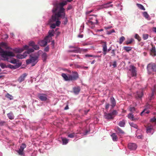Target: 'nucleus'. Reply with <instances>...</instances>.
I'll return each instance as SVG.
<instances>
[{
	"mask_svg": "<svg viewBox=\"0 0 156 156\" xmlns=\"http://www.w3.org/2000/svg\"><path fill=\"white\" fill-rule=\"evenodd\" d=\"M66 5V1L61 3H59L57 1L53 3L54 7L52 12L53 14L48 21L49 24L56 22L55 24L56 26H59L61 24V22L59 20V18H61L63 19V18L65 17V9L63 8V6Z\"/></svg>",
	"mask_w": 156,
	"mask_h": 156,
	"instance_id": "f257e3e1",
	"label": "nucleus"
},
{
	"mask_svg": "<svg viewBox=\"0 0 156 156\" xmlns=\"http://www.w3.org/2000/svg\"><path fill=\"white\" fill-rule=\"evenodd\" d=\"M14 54L12 52L10 51H6L4 52L3 54L2 55V57L4 58L3 60L7 61L12 64H16V60L14 58H12V59H10L9 57H14Z\"/></svg>",
	"mask_w": 156,
	"mask_h": 156,
	"instance_id": "f03ea898",
	"label": "nucleus"
},
{
	"mask_svg": "<svg viewBox=\"0 0 156 156\" xmlns=\"http://www.w3.org/2000/svg\"><path fill=\"white\" fill-rule=\"evenodd\" d=\"M73 75H67L64 73H62L61 75L63 78L64 80L66 81H73L77 80L79 77V74L77 72H72Z\"/></svg>",
	"mask_w": 156,
	"mask_h": 156,
	"instance_id": "7ed1b4c3",
	"label": "nucleus"
},
{
	"mask_svg": "<svg viewBox=\"0 0 156 156\" xmlns=\"http://www.w3.org/2000/svg\"><path fill=\"white\" fill-rule=\"evenodd\" d=\"M38 58V56L35 55H30V59L26 60L27 64H28L31 63L32 64V66H34L37 62Z\"/></svg>",
	"mask_w": 156,
	"mask_h": 156,
	"instance_id": "20e7f679",
	"label": "nucleus"
},
{
	"mask_svg": "<svg viewBox=\"0 0 156 156\" xmlns=\"http://www.w3.org/2000/svg\"><path fill=\"white\" fill-rule=\"evenodd\" d=\"M148 71L151 73L152 72H156V65L154 63L149 64L147 67Z\"/></svg>",
	"mask_w": 156,
	"mask_h": 156,
	"instance_id": "39448f33",
	"label": "nucleus"
},
{
	"mask_svg": "<svg viewBox=\"0 0 156 156\" xmlns=\"http://www.w3.org/2000/svg\"><path fill=\"white\" fill-rule=\"evenodd\" d=\"M129 70L131 72L132 76H136L137 73L136 68L134 66L130 65Z\"/></svg>",
	"mask_w": 156,
	"mask_h": 156,
	"instance_id": "423d86ee",
	"label": "nucleus"
},
{
	"mask_svg": "<svg viewBox=\"0 0 156 156\" xmlns=\"http://www.w3.org/2000/svg\"><path fill=\"white\" fill-rule=\"evenodd\" d=\"M37 96L42 101H46L48 99V96L46 94L39 93L38 94Z\"/></svg>",
	"mask_w": 156,
	"mask_h": 156,
	"instance_id": "0eeeda50",
	"label": "nucleus"
},
{
	"mask_svg": "<svg viewBox=\"0 0 156 156\" xmlns=\"http://www.w3.org/2000/svg\"><path fill=\"white\" fill-rule=\"evenodd\" d=\"M26 147V145L24 144H22V145L20 146V148L17 151V152L18 153L19 155H22L24 154L23 151L24 149Z\"/></svg>",
	"mask_w": 156,
	"mask_h": 156,
	"instance_id": "6e6552de",
	"label": "nucleus"
},
{
	"mask_svg": "<svg viewBox=\"0 0 156 156\" xmlns=\"http://www.w3.org/2000/svg\"><path fill=\"white\" fill-rule=\"evenodd\" d=\"M101 44L103 48V54L105 55H106L107 51V43L105 41H101Z\"/></svg>",
	"mask_w": 156,
	"mask_h": 156,
	"instance_id": "1a4fd4ad",
	"label": "nucleus"
},
{
	"mask_svg": "<svg viewBox=\"0 0 156 156\" xmlns=\"http://www.w3.org/2000/svg\"><path fill=\"white\" fill-rule=\"evenodd\" d=\"M104 116V118L107 120H111L114 119V117L112 115L111 113L105 112Z\"/></svg>",
	"mask_w": 156,
	"mask_h": 156,
	"instance_id": "9d476101",
	"label": "nucleus"
},
{
	"mask_svg": "<svg viewBox=\"0 0 156 156\" xmlns=\"http://www.w3.org/2000/svg\"><path fill=\"white\" fill-rule=\"evenodd\" d=\"M27 75V74L26 73H23L22 75H21L18 79V81L20 83L24 81Z\"/></svg>",
	"mask_w": 156,
	"mask_h": 156,
	"instance_id": "9b49d317",
	"label": "nucleus"
},
{
	"mask_svg": "<svg viewBox=\"0 0 156 156\" xmlns=\"http://www.w3.org/2000/svg\"><path fill=\"white\" fill-rule=\"evenodd\" d=\"M128 148L131 150H135L137 148V146L136 144L133 143H130L128 145Z\"/></svg>",
	"mask_w": 156,
	"mask_h": 156,
	"instance_id": "f8f14e48",
	"label": "nucleus"
},
{
	"mask_svg": "<svg viewBox=\"0 0 156 156\" xmlns=\"http://www.w3.org/2000/svg\"><path fill=\"white\" fill-rule=\"evenodd\" d=\"M146 132L147 133H150L152 130H153V126L151 124H148L146 127Z\"/></svg>",
	"mask_w": 156,
	"mask_h": 156,
	"instance_id": "ddd939ff",
	"label": "nucleus"
},
{
	"mask_svg": "<svg viewBox=\"0 0 156 156\" xmlns=\"http://www.w3.org/2000/svg\"><path fill=\"white\" fill-rule=\"evenodd\" d=\"M127 117L129 119L132 121H136L139 119L138 118H135L133 115L132 113H129L128 114Z\"/></svg>",
	"mask_w": 156,
	"mask_h": 156,
	"instance_id": "4468645a",
	"label": "nucleus"
},
{
	"mask_svg": "<svg viewBox=\"0 0 156 156\" xmlns=\"http://www.w3.org/2000/svg\"><path fill=\"white\" fill-rule=\"evenodd\" d=\"M21 65V63H18L16 64L15 66L12 65L11 64L8 65L7 66V67L11 69H16L20 67Z\"/></svg>",
	"mask_w": 156,
	"mask_h": 156,
	"instance_id": "2eb2a0df",
	"label": "nucleus"
},
{
	"mask_svg": "<svg viewBox=\"0 0 156 156\" xmlns=\"http://www.w3.org/2000/svg\"><path fill=\"white\" fill-rule=\"evenodd\" d=\"M110 101L111 103V109H112L116 105V102L114 98L113 97H111L110 98Z\"/></svg>",
	"mask_w": 156,
	"mask_h": 156,
	"instance_id": "dca6fc26",
	"label": "nucleus"
},
{
	"mask_svg": "<svg viewBox=\"0 0 156 156\" xmlns=\"http://www.w3.org/2000/svg\"><path fill=\"white\" fill-rule=\"evenodd\" d=\"M152 48L151 50V55L153 56H156V50L155 47L152 45Z\"/></svg>",
	"mask_w": 156,
	"mask_h": 156,
	"instance_id": "f3484780",
	"label": "nucleus"
},
{
	"mask_svg": "<svg viewBox=\"0 0 156 156\" xmlns=\"http://www.w3.org/2000/svg\"><path fill=\"white\" fill-rule=\"evenodd\" d=\"M115 131L119 134H123L124 133V132L118 126L115 127Z\"/></svg>",
	"mask_w": 156,
	"mask_h": 156,
	"instance_id": "a211bd4d",
	"label": "nucleus"
},
{
	"mask_svg": "<svg viewBox=\"0 0 156 156\" xmlns=\"http://www.w3.org/2000/svg\"><path fill=\"white\" fill-rule=\"evenodd\" d=\"M27 56V52H25L23 55L21 54H17L16 57L18 58L23 59L25 58Z\"/></svg>",
	"mask_w": 156,
	"mask_h": 156,
	"instance_id": "6ab92c4d",
	"label": "nucleus"
},
{
	"mask_svg": "<svg viewBox=\"0 0 156 156\" xmlns=\"http://www.w3.org/2000/svg\"><path fill=\"white\" fill-rule=\"evenodd\" d=\"M38 44L41 46L44 47L47 45V42L44 40L40 41L38 42Z\"/></svg>",
	"mask_w": 156,
	"mask_h": 156,
	"instance_id": "aec40b11",
	"label": "nucleus"
},
{
	"mask_svg": "<svg viewBox=\"0 0 156 156\" xmlns=\"http://www.w3.org/2000/svg\"><path fill=\"white\" fill-rule=\"evenodd\" d=\"M74 93L76 94H78L80 91V88L79 87H74L73 88Z\"/></svg>",
	"mask_w": 156,
	"mask_h": 156,
	"instance_id": "412c9836",
	"label": "nucleus"
},
{
	"mask_svg": "<svg viewBox=\"0 0 156 156\" xmlns=\"http://www.w3.org/2000/svg\"><path fill=\"white\" fill-rule=\"evenodd\" d=\"M154 94H156V85L154 86V88L153 90H152V93L151 96V99L153 98V96Z\"/></svg>",
	"mask_w": 156,
	"mask_h": 156,
	"instance_id": "4be33fe9",
	"label": "nucleus"
},
{
	"mask_svg": "<svg viewBox=\"0 0 156 156\" xmlns=\"http://www.w3.org/2000/svg\"><path fill=\"white\" fill-rule=\"evenodd\" d=\"M143 94V93L142 91H138L136 93V98H140L142 97Z\"/></svg>",
	"mask_w": 156,
	"mask_h": 156,
	"instance_id": "5701e85b",
	"label": "nucleus"
},
{
	"mask_svg": "<svg viewBox=\"0 0 156 156\" xmlns=\"http://www.w3.org/2000/svg\"><path fill=\"white\" fill-rule=\"evenodd\" d=\"M132 47H131L124 46L123 47V49L127 52H129L131 51Z\"/></svg>",
	"mask_w": 156,
	"mask_h": 156,
	"instance_id": "b1692460",
	"label": "nucleus"
},
{
	"mask_svg": "<svg viewBox=\"0 0 156 156\" xmlns=\"http://www.w3.org/2000/svg\"><path fill=\"white\" fill-rule=\"evenodd\" d=\"M118 125L121 127H124L125 125V121L124 120H123L120 121L118 124Z\"/></svg>",
	"mask_w": 156,
	"mask_h": 156,
	"instance_id": "393cba45",
	"label": "nucleus"
},
{
	"mask_svg": "<svg viewBox=\"0 0 156 156\" xmlns=\"http://www.w3.org/2000/svg\"><path fill=\"white\" fill-rule=\"evenodd\" d=\"M112 140L114 141H117L118 140V137L115 133H113L111 135Z\"/></svg>",
	"mask_w": 156,
	"mask_h": 156,
	"instance_id": "a878e982",
	"label": "nucleus"
},
{
	"mask_svg": "<svg viewBox=\"0 0 156 156\" xmlns=\"http://www.w3.org/2000/svg\"><path fill=\"white\" fill-rule=\"evenodd\" d=\"M7 116L9 119L12 120L14 119V116L12 112H10L7 114Z\"/></svg>",
	"mask_w": 156,
	"mask_h": 156,
	"instance_id": "bb28decb",
	"label": "nucleus"
},
{
	"mask_svg": "<svg viewBox=\"0 0 156 156\" xmlns=\"http://www.w3.org/2000/svg\"><path fill=\"white\" fill-rule=\"evenodd\" d=\"M94 19L95 20V21H89V23L92 24H97L98 23V21L97 19L95 16H94Z\"/></svg>",
	"mask_w": 156,
	"mask_h": 156,
	"instance_id": "cd10ccee",
	"label": "nucleus"
},
{
	"mask_svg": "<svg viewBox=\"0 0 156 156\" xmlns=\"http://www.w3.org/2000/svg\"><path fill=\"white\" fill-rule=\"evenodd\" d=\"M41 57L43 61L44 62L46 60L48 56L47 54L45 53H44L42 55Z\"/></svg>",
	"mask_w": 156,
	"mask_h": 156,
	"instance_id": "c85d7f7f",
	"label": "nucleus"
},
{
	"mask_svg": "<svg viewBox=\"0 0 156 156\" xmlns=\"http://www.w3.org/2000/svg\"><path fill=\"white\" fill-rule=\"evenodd\" d=\"M5 96L6 98L9 99L10 100H13V97L8 93L6 94Z\"/></svg>",
	"mask_w": 156,
	"mask_h": 156,
	"instance_id": "c756f323",
	"label": "nucleus"
},
{
	"mask_svg": "<svg viewBox=\"0 0 156 156\" xmlns=\"http://www.w3.org/2000/svg\"><path fill=\"white\" fill-rule=\"evenodd\" d=\"M125 40V37L122 36L119 39V43L121 44H122L123 41Z\"/></svg>",
	"mask_w": 156,
	"mask_h": 156,
	"instance_id": "7c9ffc66",
	"label": "nucleus"
},
{
	"mask_svg": "<svg viewBox=\"0 0 156 156\" xmlns=\"http://www.w3.org/2000/svg\"><path fill=\"white\" fill-rule=\"evenodd\" d=\"M63 144H66L68 142V140L66 138H63L62 139Z\"/></svg>",
	"mask_w": 156,
	"mask_h": 156,
	"instance_id": "2f4dec72",
	"label": "nucleus"
},
{
	"mask_svg": "<svg viewBox=\"0 0 156 156\" xmlns=\"http://www.w3.org/2000/svg\"><path fill=\"white\" fill-rule=\"evenodd\" d=\"M111 3V2H109L108 3H106V4H104V7L105 8H109V7H112L113 6V5L112 4V5H109Z\"/></svg>",
	"mask_w": 156,
	"mask_h": 156,
	"instance_id": "473e14b6",
	"label": "nucleus"
},
{
	"mask_svg": "<svg viewBox=\"0 0 156 156\" xmlns=\"http://www.w3.org/2000/svg\"><path fill=\"white\" fill-rule=\"evenodd\" d=\"M54 30H49L48 32V35L49 37H51L54 36Z\"/></svg>",
	"mask_w": 156,
	"mask_h": 156,
	"instance_id": "72a5a7b5",
	"label": "nucleus"
},
{
	"mask_svg": "<svg viewBox=\"0 0 156 156\" xmlns=\"http://www.w3.org/2000/svg\"><path fill=\"white\" fill-rule=\"evenodd\" d=\"M136 5L140 9L143 10H145V8L142 5L139 4H137Z\"/></svg>",
	"mask_w": 156,
	"mask_h": 156,
	"instance_id": "f704fd0d",
	"label": "nucleus"
},
{
	"mask_svg": "<svg viewBox=\"0 0 156 156\" xmlns=\"http://www.w3.org/2000/svg\"><path fill=\"white\" fill-rule=\"evenodd\" d=\"M85 56L86 57H93L94 58H97V57H100V56L99 55H85Z\"/></svg>",
	"mask_w": 156,
	"mask_h": 156,
	"instance_id": "c9c22d12",
	"label": "nucleus"
},
{
	"mask_svg": "<svg viewBox=\"0 0 156 156\" xmlns=\"http://www.w3.org/2000/svg\"><path fill=\"white\" fill-rule=\"evenodd\" d=\"M111 113L112 115L114 118L115 115H117L118 112L116 110H114Z\"/></svg>",
	"mask_w": 156,
	"mask_h": 156,
	"instance_id": "e433bc0d",
	"label": "nucleus"
},
{
	"mask_svg": "<svg viewBox=\"0 0 156 156\" xmlns=\"http://www.w3.org/2000/svg\"><path fill=\"white\" fill-rule=\"evenodd\" d=\"M80 51V48L75 49V50H69L68 51V52H74L75 53H78Z\"/></svg>",
	"mask_w": 156,
	"mask_h": 156,
	"instance_id": "4c0bfd02",
	"label": "nucleus"
},
{
	"mask_svg": "<svg viewBox=\"0 0 156 156\" xmlns=\"http://www.w3.org/2000/svg\"><path fill=\"white\" fill-rule=\"evenodd\" d=\"M130 125L131 127L136 129L138 128V126L136 124L134 123L133 122H131L130 123Z\"/></svg>",
	"mask_w": 156,
	"mask_h": 156,
	"instance_id": "58836bf2",
	"label": "nucleus"
},
{
	"mask_svg": "<svg viewBox=\"0 0 156 156\" xmlns=\"http://www.w3.org/2000/svg\"><path fill=\"white\" fill-rule=\"evenodd\" d=\"M23 50L24 49L23 48H16L15 51L16 52L20 53L22 52Z\"/></svg>",
	"mask_w": 156,
	"mask_h": 156,
	"instance_id": "ea45409f",
	"label": "nucleus"
},
{
	"mask_svg": "<svg viewBox=\"0 0 156 156\" xmlns=\"http://www.w3.org/2000/svg\"><path fill=\"white\" fill-rule=\"evenodd\" d=\"M34 51V50L32 48H29L28 50L27 51H25V52H27V54H29L30 53L33 52Z\"/></svg>",
	"mask_w": 156,
	"mask_h": 156,
	"instance_id": "a19ab883",
	"label": "nucleus"
},
{
	"mask_svg": "<svg viewBox=\"0 0 156 156\" xmlns=\"http://www.w3.org/2000/svg\"><path fill=\"white\" fill-rule=\"evenodd\" d=\"M0 66L2 69L7 68V66L5 64L2 63H0Z\"/></svg>",
	"mask_w": 156,
	"mask_h": 156,
	"instance_id": "79ce46f5",
	"label": "nucleus"
},
{
	"mask_svg": "<svg viewBox=\"0 0 156 156\" xmlns=\"http://www.w3.org/2000/svg\"><path fill=\"white\" fill-rule=\"evenodd\" d=\"M133 39H131L130 40H127L126 41V45H128L131 44L133 41Z\"/></svg>",
	"mask_w": 156,
	"mask_h": 156,
	"instance_id": "37998d69",
	"label": "nucleus"
},
{
	"mask_svg": "<svg viewBox=\"0 0 156 156\" xmlns=\"http://www.w3.org/2000/svg\"><path fill=\"white\" fill-rule=\"evenodd\" d=\"M144 16L146 19L148 18L149 16L147 12H145L143 13Z\"/></svg>",
	"mask_w": 156,
	"mask_h": 156,
	"instance_id": "c03bdc74",
	"label": "nucleus"
},
{
	"mask_svg": "<svg viewBox=\"0 0 156 156\" xmlns=\"http://www.w3.org/2000/svg\"><path fill=\"white\" fill-rule=\"evenodd\" d=\"M143 37L144 40H147L148 38V35L147 34H144L143 35Z\"/></svg>",
	"mask_w": 156,
	"mask_h": 156,
	"instance_id": "a18cd8bd",
	"label": "nucleus"
},
{
	"mask_svg": "<svg viewBox=\"0 0 156 156\" xmlns=\"http://www.w3.org/2000/svg\"><path fill=\"white\" fill-rule=\"evenodd\" d=\"M49 36H46L44 38V40H45L47 42H49L50 41V40L49 39Z\"/></svg>",
	"mask_w": 156,
	"mask_h": 156,
	"instance_id": "49530a36",
	"label": "nucleus"
},
{
	"mask_svg": "<svg viewBox=\"0 0 156 156\" xmlns=\"http://www.w3.org/2000/svg\"><path fill=\"white\" fill-rule=\"evenodd\" d=\"M63 19H64V20L63 22V24L64 25L66 24L68 22V19L67 17H65H65L63 18Z\"/></svg>",
	"mask_w": 156,
	"mask_h": 156,
	"instance_id": "de8ad7c7",
	"label": "nucleus"
},
{
	"mask_svg": "<svg viewBox=\"0 0 156 156\" xmlns=\"http://www.w3.org/2000/svg\"><path fill=\"white\" fill-rule=\"evenodd\" d=\"M129 111L131 112H134L135 111V108L134 107H130L129 108Z\"/></svg>",
	"mask_w": 156,
	"mask_h": 156,
	"instance_id": "09e8293b",
	"label": "nucleus"
},
{
	"mask_svg": "<svg viewBox=\"0 0 156 156\" xmlns=\"http://www.w3.org/2000/svg\"><path fill=\"white\" fill-rule=\"evenodd\" d=\"M34 46H33L32 48L34 49L35 50H38L39 49V47L38 45L35 44Z\"/></svg>",
	"mask_w": 156,
	"mask_h": 156,
	"instance_id": "8fccbe9b",
	"label": "nucleus"
},
{
	"mask_svg": "<svg viewBox=\"0 0 156 156\" xmlns=\"http://www.w3.org/2000/svg\"><path fill=\"white\" fill-rule=\"evenodd\" d=\"M75 134L74 133H71L68 135V136L71 138H73L74 137Z\"/></svg>",
	"mask_w": 156,
	"mask_h": 156,
	"instance_id": "3c124183",
	"label": "nucleus"
},
{
	"mask_svg": "<svg viewBox=\"0 0 156 156\" xmlns=\"http://www.w3.org/2000/svg\"><path fill=\"white\" fill-rule=\"evenodd\" d=\"M135 38L137 39L139 41H140V40H141L140 37H139V35L137 34H136L135 36Z\"/></svg>",
	"mask_w": 156,
	"mask_h": 156,
	"instance_id": "603ef678",
	"label": "nucleus"
},
{
	"mask_svg": "<svg viewBox=\"0 0 156 156\" xmlns=\"http://www.w3.org/2000/svg\"><path fill=\"white\" fill-rule=\"evenodd\" d=\"M150 121L152 122H155L156 123V118L153 117L150 119Z\"/></svg>",
	"mask_w": 156,
	"mask_h": 156,
	"instance_id": "864d4df0",
	"label": "nucleus"
},
{
	"mask_svg": "<svg viewBox=\"0 0 156 156\" xmlns=\"http://www.w3.org/2000/svg\"><path fill=\"white\" fill-rule=\"evenodd\" d=\"M35 43L34 41H31L29 42V45L32 47L35 45Z\"/></svg>",
	"mask_w": 156,
	"mask_h": 156,
	"instance_id": "5fc2aeb1",
	"label": "nucleus"
},
{
	"mask_svg": "<svg viewBox=\"0 0 156 156\" xmlns=\"http://www.w3.org/2000/svg\"><path fill=\"white\" fill-rule=\"evenodd\" d=\"M5 51H4L0 47V53H1V56H2V55L3 54L4 52H5Z\"/></svg>",
	"mask_w": 156,
	"mask_h": 156,
	"instance_id": "6e6d98bb",
	"label": "nucleus"
},
{
	"mask_svg": "<svg viewBox=\"0 0 156 156\" xmlns=\"http://www.w3.org/2000/svg\"><path fill=\"white\" fill-rule=\"evenodd\" d=\"M115 50L114 49H113L112 50L111 52L112 53V56H115Z\"/></svg>",
	"mask_w": 156,
	"mask_h": 156,
	"instance_id": "4d7b16f0",
	"label": "nucleus"
},
{
	"mask_svg": "<svg viewBox=\"0 0 156 156\" xmlns=\"http://www.w3.org/2000/svg\"><path fill=\"white\" fill-rule=\"evenodd\" d=\"M50 24H51V25L50 26V27L51 28H53V29H54L55 28L56 25L55 24V23L51 24V23Z\"/></svg>",
	"mask_w": 156,
	"mask_h": 156,
	"instance_id": "13d9d810",
	"label": "nucleus"
},
{
	"mask_svg": "<svg viewBox=\"0 0 156 156\" xmlns=\"http://www.w3.org/2000/svg\"><path fill=\"white\" fill-rule=\"evenodd\" d=\"M145 113L147 114H148L149 112L147 111H146L145 110H143L141 113H140V115H141L142 116L143 115V114L144 113Z\"/></svg>",
	"mask_w": 156,
	"mask_h": 156,
	"instance_id": "bf43d9fd",
	"label": "nucleus"
},
{
	"mask_svg": "<svg viewBox=\"0 0 156 156\" xmlns=\"http://www.w3.org/2000/svg\"><path fill=\"white\" fill-rule=\"evenodd\" d=\"M112 66H113L114 68H115L116 67L117 62L116 61H114L113 62Z\"/></svg>",
	"mask_w": 156,
	"mask_h": 156,
	"instance_id": "052dcab7",
	"label": "nucleus"
},
{
	"mask_svg": "<svg viewBox=\"0 0 156 156\" xmlns=\"http://www.w3.org/2000/svg\"><path fill=\"white\" fill-rule=\"evenodd\" d=\"M5 123V122L4 121H2L0 122V126H3Z\"/></svg>",
	"mask_w": 156,
	"mask_h": 156,
	"instance_id": "680f3d73",
	"label": "nucleus"
},
{
	"mask_svg": "<svg viewBox=\"0 0 156 156\" xmlns=\"http://www.w3.org/2000/svg\"><path fill=\"white\" fill-rule=\"evenodd\" d=\"M28 48H29L28 46L27 45H26L24 46L22 48L24 50L25 49H26V50H28Z\"/></svg>",
	"mask_w": 156,
	"mask_h": 156,
	"instance_id": "e2e57ef3",
	"label": "nucleus"
},
{
	"mask_svg": "<svg viewBox=\"0 0 156 156\" xmlns=\"http://www.w3.org/2000/svg\"><path fill=\"white\" fill-rule=\"evenodd\" d=\"M109 105H110L109 103H106L105 105V108L106 109H108V108H109Z\"/></svg>",
	"mask_w": 156,
	"mask_h": 156,
	"instance_id": "0e129e2a",
	"label": "nucleus"
},
{
	"mask_svg": "<svg viewBox=\"0 0 156 156\" xmlns=\"http://www.w3.org/2000/svg\"><path fill=\"white\" fill-rule=\"evenodd\" d=\"M49 48L48 46L46 47L44 49V51L46 52L48 51H49Z\"/></svg>",
	"mask_w": 156,
	"mask_h": 156,
	"instance_id": "69168bd1",
	"label": "nucleus"
},
{
	"mask_svg": "<svg viewBox=\"0 0 156 156\" xmlns=\"http://www.w3.org/2000/svg\"><path fill=\"white\" fill-rule=\"evenodd\" d=\"M71 56L76 57L77 58H80L78 55H71Z\"/></svg>",
	"mask_w": 156,
	"mask_h": 156,
	"instance_id": "338daca9",
	"label": "nucleus"
},
{
	"mask_svg": "<svg viewBox=\"0 0 156 156\" xmlns=\"http://www.w3.org/2000/svg\"><path fill=\"white\" fill-rule=\"evenodd\" d=\"M72 6L71 5H69L68 7H67V10H70L71 9H72Z\"/></svg>",
	"mask_w": 156,
	"mask_h": 156,
	"instance_id": "774afa93",
	"label": "nucleus"
}]
</instances>
